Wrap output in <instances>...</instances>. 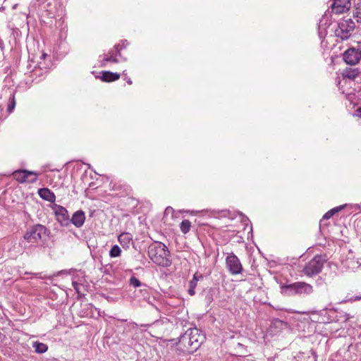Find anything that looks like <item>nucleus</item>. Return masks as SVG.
Instances as JSON below:
<instances>
[{
  "instance_id": "25",
  "label": "nucleus",
  "mask_w": 361,
  "mask_h": 361,
  "mask_svg": "<svg viewBox=\"0 0 361 361\" xmlns=\"http://www.w3.org/2000/svg\"><path fill=\"white\" fill-rule=\"evenodd\" d=\"M16 106V99H15V93L13 92H10V95L8 99V106H7V111L11 114L13 112Z\"/></svg>"
},
{
  "instance_id": "41",
  "label": "nucleus",
  "mask_w": 361,
  "mask_h": 361,
  "mask_svg": "<svg viewBox=\"0 0 361 361\" xmlns=\"http://www.w3.org/2000/svg\"><path fill=\"white\" fill-rule=\"evenodd\" d=\"M3 45H4V42L2 41V39H0V47H3Z\"/></svg>"
},
{
  "instance_id": "35",
  "label": "nucleus",
  "mask_w": 361,
  "mask_h": 361,
  "mask_svg": "<svg viewBox=\"0 0 361 361\" xmlns=\"http://www.w3.org/2000/svg\"><path fill=\"white\" fill-rule=\"evenodd\" d=\"M37 278H39V279H47V278H49L50 279L51 277H47L46 276H42V273H35V274H33Z\"/></svg>"
},
{
  "instance_id": "14",
  "label": "nucleus",
  "mask_w": 361,
  "mask_h": 361,
  "mask_svg": "<svg viewBox=\"0 0 361 361\" xmlns=\"http://www.w3.org/2000/svg\"><path fill=\"white\" fill-rule=\"evenodd\" d=\"M85 221V214L82 210L76 211L70 219V224H73L75 227L80 228Z\"/></svg>"
},
{
  "instance_id": "17",
  "label": "nucleus",
  "mask_w": 361,
  "mask_h": 361,
  "mask_svg": "<svg viewBox=\"0 0 361 361\" xmlns=\"http://www.w3.org/2000/svg\"><path fill=\"white\" fill-rule=\"evenodd\" d=\"M204 278L203 275L200 272H195L192 276V279L189 281L188 293L190 295H194L195 294V288L197 282L202 280Z\"/></svg>"
},
{
  "instance_id": "22",
  "label": "nucleus",
  "mask_w": 361,
  "mask_h": 361,
  "mask_svg": "<svg viewBox=\"0 0 361 361\" xmlns=\"http://www.w3.org/2000/svg\"><path fill=\"white\" fill-rule=\"evenodd\" d=\"M359 75V71L357 68H346L343 73V76L345 78H348L350 80H354Z\"/></svg>"
},
{
  "instance_id": "12",
  "label": "nucleus",
  "mask_w": 361,
  "mask_h": 361,
  "mask_svg": "<svg viewBox=\"0 0 361 361\" xmlns=\"http://www.w3.org/2000/svg\"><path fill=\"white\" fill-rule=\"evenodd\" d=\"M351 7L350 0H334L331 8V12L341 14L348 11Z\"/></svg>"
},
{
  "instance_id": "33",
  "label": "nucleus",
  "mask_w": 361,
  "mask_h": 361,
  "mask_svg": "<svg viewBox=\"0 0 361 361\" xmlns=\"http://www.w3.org/2000/svg\"><path fill=\"white\" fill-rule=\"evenodd\" d=\"M122 75H123V76L124 77V80H126V82H127V83H128V85H131V84L133 83V82H132L131 79H130L129 77H128V76H127V74L126 73V71H124L123 72V74H122Z\"/></svg>"
},
{
  "instance_id": "6",
  "label": "nucleus",
  "mask_w": 361,
  "mask_h": 361,
  "mask_svg": "<svg viewBox=\"0 0 361 361\" xmlns=\"http://www.w3.org/2000/svg\"><path fill=\"white\" fill-rule=\"evenodd\" d=\"M128 45V42L126 39H123L121 43L115 44L114 48L109 51V56L101 61V66H105L107 62L118 63V59L116 56L121 57V50L126 49Z\"/></svg>"
},
{
  "instance_id": "31",
  "label": "nucleus",
  "mask_w": 361,
  "mask_h": 361,
  "mask_svg": "<svg viewBox=\"0 0 361 361\" xmlns=\"http://www.w3.org/2000/svg\"><path fill=\"white\" fill-rule=\"evenodd\" d=\"M273 324L274 325H275L276 326H281V327H283V326H287V323L279 319H274L273 320Z\"/></svg>"
},
{
  "instance_id": "2",
  "label": "nucleus",
  "mask_w": 361,
  "mask_h": 361,
  "mask_svg": "<svg viewBox=\"0 0 361 361\" xmlns=\"http://www.w3.org/2000/svg\"><path fill=\"white\" fill-rule=\"evenodd\" d=\"M281 293L285 296L302 295L305 296L313 293L312 285L300 281L280 286Z\"/></svg>"
},
{
  "instance_id": "15",
  "label": "nucleus",
  "mask_w": 361,
  "mask_h": 361,
  "mask_svg": "<svg viewBox=\"0 0 361 361\" xmlns=\"http://www.w3.org/2000/svg\"><path fill=\"white\" fill-rule=\"evenodd\" d=\"M118 240L122 247L128 250L130 245H133V235L128 232H123L118 236Z\"/></svg>"
},
{
  "instance_id": "28",
  "label": "nucleus",
  "mask_w": 361,
  "mask_h": 361,
  "mask_svg": "<svg viewBox=\"0 0 361 361\" xmlns=\"http://www.w3.org/2000/svg\"><path fill=\"white\" fill-rule=\"evenodd\" d=\"M190 227L191 223L188 219L183 220L180 225V229L181 232L184 234H186L190 231Z\"/></svg>"
},
{
  "instance_id": "42",
  "label": "nucleus",
  "mask_w": 361,
  "mask_h": 361,
  "mask_svg": "<svg viewBox=\"0 0 361 361\" xmlns=\"http://www.w3.org/2000/svg\"><path fill=\"white\" fill-rule=\"evenodd\" d=\"M358 47H360V49H361V41L359 42V43H358Z\"/></svg>"
},
{
  "instance_id": "20",
  "label": "nucleus",
  "mask_w": 361,
  "mask_h": 361,
  "mask_svg": "<svg viewBox=\"0 0 361 361\" xmlns=\"http://www.w3.org/2000/svg\"><path fill=\"white\" fill-rule=\"evenodd\" d=\"M102 77L101 79L104 82H114L120 78V74L117 73H113L109 71H104L102 72Z\"/></svg>"
},
{
  "instance_id": "36",
  "label": "nucleus",
  "mask_w": 361,
  "mask_h": 361,
  "mask_svg": "<svg viewBox=\"0 0 361 361\" xmlns=\"http://www.w3.org/2000/svg\"><path fill=\"white\" fill-rule=\"evenodd\" d=\"M104 298L106 299L107 301H109L110 302H113L116 301V300L113 297H111V296H104Z\"/></svg>"
},
{
  "instance_id": "16",
  "label": "nucleus",
  "mask_w": 361,
  "mask_h": 361,
  "mask_svg": "<svg viewBox=\"0 0 361 361\" xmlns=\"http://www.w3.org/2000/svg\"><path fill=\"white\" fill-rule=\"evenodd\" d=\"M47 72V71H44L40 67L35 65L30 71L29 77L31 78L32 82H39L44 78V75Z\"/></svg>"
},
{
  "instance_id": "3",
  "label": "nucleus",
  "mask_w": 361,
  "mask_h": 361,
  "mask_svg": "<svg viewBox=\"0 0 361 361\" xmlns=\"http://www.w3.org/2000/svg\"><path fill=\"white\" fill-rule=\"evenodd\" d=\"M51 231L45 226L37 224L29 227L24 234V239L30 243H38L49 237Z\"/></svg>"
},
{
  "instance_id": "10",
  "label": "nucleus",
  "mask_w": 361,
  "mask_h": 361,
  "mask_svg": "<svg viewBox=\"0 0 361 361\" xmlns=\"http://www.w3.org/2000/svg\"><path fill=\"white\" fill-rule=\"evenodd\" d=\"M57 221L61 226H70V217L68 210L63 206L54 204L52 207Z\"/></svg>"
},
{
  "instance_id": "38",
  "label": "nucleus",
  "mask_w": 361,
  "mask_h": 361,
  "mask_svg": "<svg viewBox=\"0 0 361 361\" xmlns=\"http://www.w3.org/2000/svg\"><path fill=\"white\" fill-rule=\"evenodd\" d=\"M242 221L245 224H247V222H249L251 224L250 221L249 220V219L247 217V216H244L243 217V220H242Z\"/></svg>"
},
{
  "instance_id": "34",
  "label": "nucleus",
  "mask_w": 361,
  "mask_h": 361,
  "mask_svg": "<svg viewBox=\"0 0 361 361\" xmlns=\"http://www.w3.org/2000/svg\"><path fill=\"white\" fill-rule=\"evenodd\" d=\"M174 210L171 207H167L165 209L164 214H169V213H173Z\"/></svg>"
},
{
  "instance_id": "29",
  "label": "nucleus",
  "mask_w": 361,
  "mask_h": 361,
  "mask_svg": "<svg viewBox=\"0 0 361 361\" xmlns=\"http://www.w3.org/2000/svg\"><path fill=\"white\" fill-rule=\"evenodd\" d=\"M129 284L135 288H141L144 283H142L135 276H131L129 280Z\"/></svg>"
},
{
  "instance_id": "4",
  "label": "nucleus",
  "mask_w": 361,
  "mask_h": 361,
  "mask_svg": "<svg viewBox=\"0 0 361 361\" xmlns=\"http://www.w3.org/2000/svg\"><path fill=\"white\" fill-rule=\"evenodd\" d=\"M355 25L350 18H344L337 23L334 30L335 36L343 41L350 38L355 29Z\"/></svg>"
},
{
  "instance_id": "27",
  "label": "nucleus",
  "mask_w": 361,
  "mask_h": 361,
  "mask_svg": "<svg viewBox=\"0 0 361 361\" xmlns=\"http://www.w3.org/2000/svg\"><path fill=\"white\" fill-rule=\"evenodd\" d=\"M121 254V249L118 245H114L109 250V256L111 258L118 257Z\"/></svg>"
},
{
  "instance_id": "1",
  "label": "nucleus",
  "mask_w": 361,
  "mask_h": 361,
  "mask_svg": "<svg viewBox=\"0 0 361 361\" xmlns=\"http://www.w3.org/2000/svg\"><path fill=\"white\" fill-rule=\"evenodd\" d=\"M149 258L157 265L169 267L172 264L171 253L166 245L159 241H154L148 246Z\"/></svg>"
},
{
  "instance_id": "37",
  "label": "nucleus",
  "mask_w": 361,
  "mask_h": 361,
  "mask_svg": "<svg viewBox=\"0 0 361 361\" xmlns=\"http://www.w3.org/2000/svg\"><path fill=\"white\" fill-rule=\"evenodd\" d=\"M355 116L361 117V108H359L355 111Z\"/></svg>"
},
{
  "instance_id": "13",
  "label": "nucleus",
  "mask_w": 361,
  "mask_h": 361,
  "mask_svg": "<svg viewBox=\"0 0 361 361\" xmlns=\"http://www.w3.org/2000/svg\"><path fill=\"white\" fill-rule=\"evenodd\" d=\"M190 339L189 335H188V331L187 330L183 334H181L178 338V345H180V348L181 350L184 353H188L191 354L194 352H190V350L192 348V345H190Z\"/></svg>"
},
{
  "instance_id": "11",
  "label": "nucleus",
  "mask_w": 361,
  "mask_h": 361,
  "mask_svg": "<svg viewBox=\"0 0 361 361\" xmlns=\"http://www.w3.org/2000/svg\"><path fill=\"white\" fill-rule=\"evenodd\" d=\"M343 61L349 65H355L361 60V49L360 47L349 48L343 54Z\"/></svg>"
},
{
  "instance_id": "24",
  "label": "nucleus",
  "mask_w": 361,
  "mask_h": 361,
  "mask_svg": "<svg viewBox=\"0 0 361 361\" xmlns=\"http://www.w3.org/2000/svg\"><path fill=\"white\" fill-rule=\"evenodd\" d=\"M345 207H346V204H343V205H340L338 207H336L330 209L329 211H328L326 213L324 214V215L323 216V219H329L336 213L341 211Z\"/></svg>"
},
{
  "instance_id": "23",
  "label": "nucleus",
  "mask_w": 361,
  "mask_h": 361,
  "mask_svg": "<svg viewBox=\"0 0 361 361\" xmlns=\"http://www.w3.org/2000/svg\"><path fill=\"white\" fill-rule=\"evenodd\" d=\"M32 347L35 348V353L39 354L44 353L48 350V346L47 344L39 341L34 342L32 344Z\"/></svg>"
},
{
  "instance_id": "40",
  "label": "nucleus",
  "mask_w": 361,
  "mask_h": 361,
  "mask_svg": "<svg viewBox=\"0 0 361 361\" xmlns=\"http://www.w3.org/2000/svg\"><path fill=\"white\" fill-rule=\"evenodd\" d=\"M275 358L274 357H270L267 359V361H274Z\"/></svg>"
},
{
  "instance_id": "32",
  "label": "nucleus",
  "mask_w": 361,
  "mask_h": 361,
  "mask_svg": "<svg viewBox=\"0 0 361 361\" xmlns=\"http://www.w3.org/2000/svg\"><path fill=\"white\" fill-rule=\"evenodd\" d=\"M346 298H347L346 300H348V301L355 302V301L361 300V295H355V296H350V297L349 295H347Z\"/></svg>"
},
{
  "instance_id": "39",
  "label": "nucleus",
  "mask_w": 361,
  "mask_h": 361,
  "mask_svg": "<svg viewBox=\"0 0 361 361\" xmlns=\"http://www.w3.org/2000/svg\"><path fill=\"white\" fill-rule=\"evenodd\" d=\"M73 286L74 288L75 289V290H76L77 292H79V290H78V288H77V286H78L77 282H73Z\"/></svg>"
},
{
  "instance_id": "18",
  "label": "nucleus",
  "mask_w": 361,
  "mask_h": 361,
  "mask_svg": "<svg viewBox=\"0 0 361 361\" xmlns=\"http://www.w3.org/2000/svg\"><path fill=\"white\" fill-rule=\"evenodd\" d=\"M135 297L138 300H143L145 301H149L150 299V292L148 286L146 284L137 290L135 291Z\"/></svg>"
},
{
  "instance_id": "21",
  "label": "nucleus",
  "mask_w": 361,
  "mask_h": 361,
  "mask_svg": "<svg viewBox=\"0 0 361 361\" xmlns=\"http://www.w3.org/2000/svg\"><path fill=\"white\" fill-rule=\"evenodd\" d=\"M329 25L330 23L328 22L327 18L326 16H323L318 25V35L320 38L326 35V30Z\"/></svg>"
},
{
  "instance_id": "30",
  "label": "nucleus",
  "mask_w": 361,
  "mask_h": 361,
  "mask_svg": "<svg viewBox=\"0 0 361 361\" xmlns=\"http://www.w3.org/2000/svg\"><path fill=\"white\" fill-rule=\"evenodd\" d=\"M75 272V269H63V270H61V271H58L56 273V274H55V276H60V275H62V274L71 275V274H74Z\"/></svg>"
},
{
  "instance_id": "19",
  "label": "nucleus",
  "mask_w": 361,
  "mask_h": 361,
  "mask_svg": "<svg viewBox=\"0 0 361 361\" xmlns=\"http://www.w3.org/2000/svg\"><path fill=\"white\" fill-rule=\"evenodd\" d=\"M38 195L42 199L48 201L51 203L54 202L56 200V195H54V193L47 188H42L39 189Z\"/></svg>"
},
{
  "instance_id": "8",
  "label": "nucleus",
  "mask_w": 361,
  "mask_h": 361,
  "mask_svg": "<svg viewBox=\"0 0 361 361\" xmlns=\"http://www.w3.org/2000/svg\"><path fill=\"white\" fill-rule=\"evenodd\" d=\"M188 331V335L191 338L190 345H192L190 352H195L205 341V335L197 328L189 329Z\"/></svg>"
},
{
  "instance_id": "26",
  "label": "nucleus",
  "mask_w": 361,
  "mask_h": 361,
  "mask_svg": "<svg viewBox=\"0 0 361 361\" xmlns=\"http://www.w3.org/2000/svg\"><path fill=\"white\" fill-rule=\"evenodd\" d=\"M353 17L357 23H361V0H357V2L355 4Z\"/></svg>"
},
{
  "instance_id": "5",
  "label": "nucleus",
  "mask_w": 361,
  "mask_h": 361,
  "mask_svg": "<svg viewBox=\"0 0 361 361\" xmlns=\"http://www.w3.org/2000/svg\"><path fill=\"white\" fill-rule=\"evenodd\" d=\"M326 262L324 256L316 255L308 263L305 264L302 269V272L307 276H314L319 274Z\"/></svg>"
},
{
  "instance_id": "7",
  "label": "nucleus",
  "mask_w": 361,
  "mask_h": 361,
  "mask_svg": "<svg viewBox=\"0 0 361 361\" xmlns=\"http://www.w3.org/2000/svg\"><path fill=\"white\" fill-rule=\"evenodd\" d=\"M13 178L19 183H33L37 180L38 173L28 170H17L13 172Z\"/></svg>"
},
{
  "instance_id": "9",
  "label": "nucleus",
  "mask_w": 361,
  "mask_h": 361,
  "mask_svg": "<svg viewBox=\"0 0 361 361\" xmlns=\"http://www.w3.org/2000/svg\"><path fill=\"white\" fill-rule=\"evenodd\" d=\"M226 265L228 271L232 275L241 274L243 269L240 259L233 253H231L226 257Z\"/></svg>"
}]
</instances>
